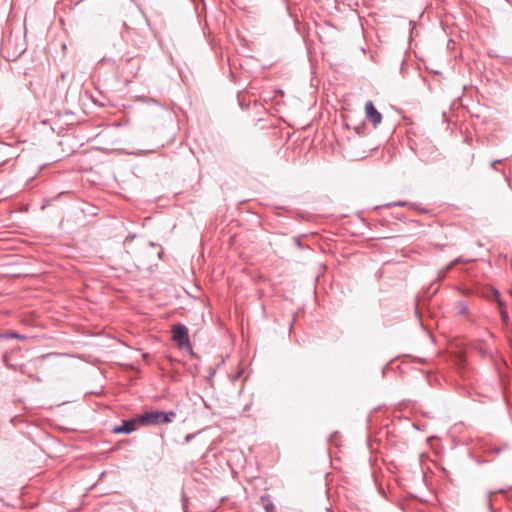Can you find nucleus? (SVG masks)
<instances>
[{
  "mask_svg": "<svg viewBox=\"0 0 512 512\" xmlns=\"http://www.w3.org/2000/svg\"><path fill=\"white\" fill-rule=\"evenodd\" d=\"M366 118L376 127L381 123L382 115L376 109L372 101H367L365 104Z\"/></svg>",
  "mask_w": 512,
  "mask_h": 512,
  "instance_id": "obj_4",
  "label": "nucleus"
},
{
  "mask_svg": "<svg viewBox=\"0 0 512 512\" xmlns=\"http://www.w3.org/2000/svg\"><path fill=\"white\" fill-rule=\"evenodd\" d=\"M260 500L266 512H275V506L269 495L261 496Z\"/></svg>",
  "mask_w": 512,
  "mask_h": 512,
  "instance_id": "obj_6",
  "label": "nucleus"
},
{
  "mask_svg": "<svg viewBox=\"0 0 512 512\" xmlns=\"http://www.w3.org/2000/svg\"><path fill=\"white\" fill-rule=\"evenodd\" d=\"M172 339H173V341H175L177 343L178 347L181 350L188 351V352H190V354L192 356H194L192 345L190 343L189 331H188V328L184 324L177 323V324L173 325Z\"/></svg>",
  "mask_w": 512,
  "mask_h": 512,
  "instance_id": "obj_2",
  "label": "nucleus"
},
{
  "mask_svg": "<svg viewBox=\"0 0 512 512\" xmlns=\"http://www.w3.org/2000/svg\"><path fill=\"white\" fill-rule=\"evenodd\" d=\"M337 434H338L337 432H334V433L331 435V438L336 437V436H337Z\"/></svg>",
  "mask_w": 512,
  "mask_h": 512,
  "instance_id": "obj_21",
  "label": "nucleus"
},
{
  "mask_svg": "<svg viewBox=\"0 0 512 512\" xmlns=\"http://www.w3.org/2000/svg\"><path fill=\"white\" fill-rule=\"evenodd\" d=\"M501 162H502V160H501V159L492 161V162H491V168H492V169H494V170H496V165H497V164H499V163H501Z\"/></svg>",
  "mask_w": 512,
  "mask_h": 512,
  "instance_id": "obj_16",
  "label": "nucleus"
},
{
  "mask_svg": "<svg viewBox=\"0 0 512 512\" xmlns=\"http://www.w3.org/2000/svg\"><path fill=\"white\" fill-rule=\"evenodd\" d=\"M195 437V434L190 433L185 436V442L189 443L193 438Z\"/></svg>",
  "mask_w": 512,
  "mask_h": 512,
  "instance_id": "obj_15",
  "label": "nucleus"
},
{
  "mask_svg": "<svg viewBox=\"0 0 512 512\" xmlns=\"http://www.w3.org/2000/svg\"><path fill=\"white\" fill-rule=\"evenodd\" d=\"M393 206H399V207H410V208H414L415 204L413 203H409V202H405V201H398V202H390V203H387L384 205V207H393Z\"/></svg>",
  "mask_w": 512,
  "mask_h": 512,
  "instance_id": "obj_8",
  "label": "nucleus"
},
{
  "mask_svg": "<svg viewBox=\"0 0 512 512\" xmlns=\"http://www.w3.org/2000/svg\"><path fill=\"white\" fill-rule=\"evenodd\" d=\"M396 218H397V219H402V218H403V215H402V214H397V215H396Z\"/></svg>",
  "mask_w": 512,
  "mask_h": 512,
  "instance_id": "obj_20",
  "label": "nucleus"
},
{
  "mask_svg": "<svg viewBox=\"0 0 512 512\" xmlns=\"http://www.w3.org/2000/svg\"><path fill=\"white\" fill-rule=\"evenodd\" d=\"M456 307H457L458 313L460 315H467L468 314V304L465 301L457 302Z\"/></svg>",
  "mask_w": 512,
  "mask_h": 512,
  "instance_id": "obj_9",
  "label": "nucleus"
},
{
  "mask_svg": "<svg viewBox=\"0 0 512 512\" xmlns=\"http://www.w3.org/2000/svg\"><path fill=\"white\" fill-rule=\"evenodd\" d=\"M438 289H439L438 283L435 281L434 283H431V285L429 286V288L427 290V293L430 296H433L438 292Z\"/></svg>",
  "mask_w": 512,
  "mask_h": 512,
  "instance_id": "obj_12",
  "label": "nucleus"
},
{
  "mask_svg": "<svg viewBox=\"0 0 512 512\" xmlns=\"http://www.w3.org/2000/svg\"><path fill=\"white\" fill-rule=\"evenodd\" d=\"M492 293H493L495 301L498 304V310H499L501 320L504 324H507L509 321V314L506 310L505 302L500 297V292L496 288H492Z\"/></svg>",
  "mask_w": 512,
  "mask_h": 512,
  "instance_id": "obj_5",
  "label": "nucleus"
},
{
  "mask_svg": "<svg viewBox=\"0 0 512 512\" xmlns=\"http://www.w3.org/2000/svg\"><path fill=\"white\" fill-rule=\"evenodd\" d=\"M127 64H131L133 68L130 72L136 74L140 68V59L138 57H131L128 59Z\"/></svg>",
  "mask_w": 512,
  "mask_h": 512,
  "instance_id": "obj_7",
  "label": "nucleus"
},
{
  "mask_svg": "<svg viewBox=\"0 0 512 512\" xmlns=\"http://www.w3.org/2000/svg\"><path fill=\"white\" fill-rule=\"evenodd\" d=\"M450 270H451V269H447V266H446L444 269L440 270V271L438 272L436 282H437V283H439V282L443 281V280L445 279V277H446V274H447V273H448V271H450Z\"/></svg>",
  "mask_w": 512,
  "mask_h": 512,
  "instance_id": "obj_11",
  "label": "nucleus"
},
{
  "mask_svg": "<svg viewBox=\"0 0 512 512\" xmlns=\"http://www.w3.org/2000/svg\"><path fill=\"white\" fill-rule=\"evenodd\" d=\"M409 25L412 26V29L415 28V22L414 21H410Z\"/></svg>",
  "mask_w": 512,
  "mask_h": 512,
  "instance_id": "obj_19",
  "label": "nucleus"
},
{
  "mask_svg": "<svg viewBox=\"0 0 512 512\" xmlns=\"http://www.w3.org/2000/svg\"><path fill=\"white\" fill-rule=\"evenodd\" d=\"M464 262H465V261H464L461 257L455 258L454 260H452V261L447 265V269H452L455 265L460 264V263H464Z\"/></svg>",
  "mask_w": 512,
  "mask_h": 512,
  "instance_id": "obj_13",
  "label": "nucleus"
},
{
  "mask_svg": "<svg viewBox=\"0 0 512 512\" xmlns=\"http://www.w3.org/2000/svg\"><path fill=\"white\" fill-rule=\"evenodd\" d=\"M138 423V416L136 418H130L123 420L120 425H116L112 428V432L115 434H131L136 430Z\"/></svg>",
  "mask_w": 512,
  "mask_h": 512,
  "instance_id": "obj_3",
  "label": "nucleus"
},
{
  "mask_svg": "<svg viewBox=\"0 0 512 512\" xmlns=\"http://www.w3.org/2000/svg\"><path fill=\"white\" fill-rule=\"evenodd\" d=\"M182 505H183V509L186 511V508H187V499L183 496L182 498Z\"/></svg>",
  "mask_w": 512,
  "mask_h": 512,
  "instance_id": "obj_18",
  "label": "nucleus"
},
{
  "mask_svg": "<svg viewBox=\"0 0 512 512\" xmlns=\"http://www.w3.org/2000/svg\"><path fill=\"white\" fill-rule=\"evenodd\" d=\"M295 245L299 248V249H303L304 246L303 244L300 242L299 239H295Z\"/></svg>",
  "mask_w": 512,
  "mask_h": 512,
  "instance_id": "obj_17",
  "label": "nucleus"
},
{
  "mask_svg": "<svg viewBox=\"0 0 512 512\" xmlns=\"http://www.w3.org/2000/svg\"><path fill=\"white\" fill-rule=\"evenodd\" d=\"M493 494H495V492L494 491H490L489 494H488V499H487V506H488L489 510H491V511H492V503H491L492 499H491V496Z\"/></svg>",
  "mask_w": 512,
  "mask_h": 512,
  "instance_id": "obj_14",
  "label": "nucleus"
},
{
  "mask_svg": "<svg viewBox=\"0 0 512 512\" xmlns=\"http://www.w3.org/2000/svg\"><path fill=\"white\" fill-rule=\"evenodd\" d=\"M176 417L174 411L154 410L138 415V423L141 426H152L157 424L171 423Z\"/></svg>",
  "mask_w": 512,
  "mask_h": 512,
  "instance_id": "obj_1",
  "label": "nucleus"
},
{
  "mask_svg": "<svg viewBox=\"0 0 512 512\" xmlns=\"http://www.w3.org/2000/svg\"><path fill=\"white\" fill-rule=\"evenodd\" d=\"M8 338H24V336H21L17 332L1 333V339H8Z\"/></svg>",
  "mask_w": 512,
  "mask_h": 512,
  "instance_id": "obj_10",
  "label": "nucleus"
}]
</instances>
